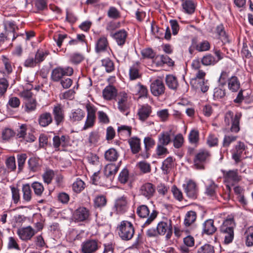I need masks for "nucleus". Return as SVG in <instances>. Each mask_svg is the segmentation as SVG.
Masks as SVG:
<instances>
[{
	"label": "nucleus",
	"instance_id": "obj_25",
	"mask_svg": "<svg viewBox=\"0 0 253 253\" xmlns=\"http://www.w3.org/2000/svg\"><path fill=\"white\" fill-rule=\"evenodd\" d=\"M154 62L157 66H162L164 64H167L171 67L174 65V61L166 55H157L155 58Z\"/></svg>",
	"mask_w": 253,
	"mask_h": 253
},
{
	"label": "nucleus",
	"instance_id": "obj_52",
	"mask_svg": "<svg viewBox=\"0 0 253 253\" xmlns=\"http://www.w3.org/2000/svg\"><path fill=\"white\" fill-rule=\"evenodd\" d=\"M93 203L95 208H101L106 205L107 200L105 196L99 195L94 198Z\"/></svg>",
	"mask_w": 253,
	"mask_h": 253
},
{
	"label": "nucleus",
	"instance_id": "obj_49",
	"mask_svg": "<svg viewBox=\"0 0 253 253\" xmlns=\"http://www.w3.org/2000/svg\"><path fill=\"white\" fill-rule=\"evenodd\" d=\"M156 154L158 158H163L169 154V151L166 146L157 144L155 150Z\"/></svg>",
	"mask_w": 253,
	"mask_h": 253
},
{
	"label": "nucleus",
	"instance_id": "obj_26",
	"mask_svg": "<svg viewBox=\"0 0 253 253\" xmlns=\"http://www.w3.org/2000/svg\"><path fill=\"white\" fill-rule=\"evenodd\" d=\"M218 188V186L212 180H208L205 193L208 196L213 199L216 197Z\"/></svg>",
	"mask_w": 253,
	"mask_h": 253
},
{
	"label": "nucleus",
	"instance_id": "obj_5",
	"mask_svg": "<svg viewBox=\"0 0 253 253\" xmlns=\"http://www.w3.org/2000/svg\"><path fill=\"white\" fill-rule=\"evenodd\" d=\"M73 73L74 70L71 67H57L52 70L51 79L54 82H58L60 81L64 76H71Z\"/></svg>",
	"mask_w": 253,
	"mask_h": 253
},
{
	"label": "nucleus",
	"instance_id": "obj_60",
	"mask_svg": "<svg viewBox=\"0 0 253 253\" xmlns=\"http://www.w3.org/2000/svg\"><path fill=\"white\" fill-rule=\"evenodd\" d=\"M107 15L109 18L114 19H118L121 17L120 11L114 6L109 7L107 12Z\"/></svg>",
	"mask_w": 253,
	"mask_h": 253
},
{
	"label": "nucleus",
	"instance_id": "obj_64",
	"mask_svg": "<svg viewBox=\"0 0 253 253\" xmlns=\"http://www.w3.org/2000/svg\"><path fill=\"white\" fill-rule=\"evenodd\" d=\"M226 95L225 89L220 87H216L214 89L213 98L214 100H217L223 98Z\"/></svg>",
	"mask_w": 253,
	"mask_h": 253
},
{
	"label": "nucleus",
	"instance_id": "obj_56",
	"mask_svg": "<svg viewBox=\"0 0 253 253\" xmlns=\"http://www.w3.org/2000/svg\"><path fill=\"white\" fill-rule=\"evenodd\" d=\"M84 182L80 178H77L72 186L73 191L77 193L81 192L84 189Z\"/></svg>",
	"mask_w": 253,
	"mask_h": 253
},
{
	"label": "nucleus",
	"instance_id": "obj_39",
	"mask_svg": "<svg viewBox=\"0 0 253 253\" xmlns=\"http://www.w3.org/2000/svg\"><path fill=\"white\" fill-rule=\"evenodd\" d=\"M199 132L197 129H192L188 135V141L190 143L197 146L199 143Z\"/></svg>",
	"mask_w": 253,
	"mask_h": 253
},
{
	"label": "nucleus",
	"instance_id": "obj_14",
	"mask_svg": "<svg viewBox=\"0 0 253 253\" xmlns=\"http://www.w3.org/2000/svg\"><path fill=\"white\" fill-rule=\"evenodd\" d=\"M246 148L244 142L239 141L231 150L232 158L234 160L235 164H237L241 162L242 155Z\"/></svg>",
	"mask_w": 253,
	"mask_h": 253
},
{
	"label": "nucleus",
	"instance_id": "obj_32",
	"mask_svg": "<svg viewBox=\"0 0 253 253\" xmlns=\"http://www.w3.org/2000/svg\"><path fill=\"white\" fill-rule=\"evenodd\" d=\"M235 226L233 217L229 215L227 218L224 221L222 225L220 227L221 232H226L228 230H233V228Z\"/></svg>",
	"mask_w": 253,
	"mask_h": 253
},
{
	"label": "nucleus",
	"instance_id": "obj_34",
	"mask_svg": "<svg viewBox=\"0 0 253 253\" xmlns=\"http://www.w3.org/2000/svg\"><path fill=\"white\" fill-rule=\"evenodd\" d=\"M85 116V112L81 109L72 110L70 114V119L72 122L81 121Z\"/></svg>",
	"mask_w": 253,
	"mask_h": 253
},
{
	"label": "nucleus",
	"instance_id": "obj_62",
	"mask_svg": "<svg viewBox=\"0 0 253 253\" xmlns=\"http://www.w3.org/2000/svg\"><path fill=\"white\" fill-rule=\"evenodd\" d=\"M140 171L144 173H149L151 170L150 164L145 161H141L137 165Z\"/></svg>",
	"mask_w": 253,
	"mask_h": 253
},
{
	"label": "nucleus",
	"instance_id": "obj_7",
	"mask_svg": "<svg viewBox=\"0 0 253 253\" xmlns=\"http://www.w3.org/2000/svg\"><path fill=\"white\" fill-rule=\"evenodd\" d=\"M100 247V243L97 240L87 239L81 245L82 253H95Z\"/></svg>",
	"mask_w": 253,
	"mask_h": 253
},
{
	"label": "nucleus",
	"instance_id": "obj_63",
	"mask_svg": "<svg viewBox=\"0 0 253 253\" xmlns=\"http://www.w3.org/2000/svg\"><path fill=\"white\" fill-rule=\"evenodd\" d=\"M218 139L217 136L213 134H210L207 137V143L210 147L217 145Z\"/></svg>",
	"mask_w": 253,
	"mask_h": 253
},
{
	"label": "nucleus",
	"instance_id": "obj_22",
	"mask_svg": "<svg viewBox=\"0 0 253 253\" xmlns=\"http://www.w3.org/2000/svg\"><path fill=\"white\" fill-rule=\"evenodd\" d=\"M69 143V137L67 135L54 136L53 138V146L56 150H59V147H66Z\"/></svg>",
	"mask_w": 253,
	"mask_h": 253
},
{
	"label": "nucleus",
	"instance_id": "obj_57",
	"mask_svg": "<svg viewBox=\"0 0 253 253\" xmlns=\"http://www.w3.org/2000/svg\"><path fill=\"white\" fill-rule=\"evenodd\" d=\"M54 175V172L53 170L47 169L42 175L43 181L47 184H50Z\"/></svg>",
	"mask_w": 253,
	"mask_h": 253
},
{
	"label": "nucleus",
	"instance_id": "obj_27",
	"mask_svg": "<svg viewBox=\"0 0 253 253\" xmlns=\"http://www.w3.org/2000/svg\"><path fill=\"white\" fill-rule=\"evenodd\" d=\"M117 90L113 85L105 87L103 90V96L106 100H110L117 96Z\"/></svg>",
	"mask_w": 253,
	"mask_h": 253
},
{
	"label": "nucleus",
	"instance_id": "obj_38",
	"mask_svg": "<svg viewBox=\"0 0 253 253\" xmlns=\"http://www.w3.org/2000/svg\"><path fill=\"white\" fill-rule=\"evenodd\" d=\"M166 83L168 87L172 90H176L178 86L176 78L172 75H169L166 77Z\"/></svg>",
	"mask_w": 253,
	"mask_h": 253
},
{
	"label": "nucleus",
	"instance_id": "obj_42",
	"mask_svg": "<svg viewBox=\"0 0 253 253\" xmlns=\"http://www.w3.org/2000/svg\"><path fill=\"white\" fill-rule=\"evenodd\" d=\"M202 64L204 66L214 65L218 62L215 58L211 54H207L201 60Z\"/></svg>",
	"mask_w": 253,
	"mask_h": 253
},
{
	"label": "nucleus",
	"instance_id": "obj_48",
	"mask_svg": "<svg viewBox=\"0 0 253 253\" xmlns=\"http://www.w3.org/2000/svg\"><path fill=\"white\" fill-rule=\"evenodd\" d=\"M31 187L33 188L34 193L36 196L38 197L42 196L44 188L42 183L37 181L34 182L31 184Z\"/></svg>",
	"mask_w": 253,
	"mask_h": 253
},
{
	"label": "nucleus",
	"instance_id": "obj_33",
	"mask_svg": "<svg viewBox=\"0 0 253 253\" xmlns=\"http://www.w3.org/2000/svg\"><path fill=\"white\" fill-rule=\"evenodd\" d=\"M228 87L232 92H237L240 87V83L236 76H232L228 80Z\"/></svg>",
	"mask_w": 253,
	"mask_h": 253
},
{
	"label": "nucleus",
	"instance_id": "obj_2",
	"mask_svg": "<svg viewBox=\"0 0 253 253\" xmlns=\"http://www.w3.org/2000/svg\"><path fill=\"white\" fill-rule=\"evenodd\" d=\"M119 237L124 241L131 240L134 236L135 230L133 224L127 220H123L117 227Z\"/></svg>",
	"mask_w": 253,
	"mask_h": 253
},
{
	"label": "nucleus",
	"instance_id": "obj_18",
	"mask_svg": "<svg viewBox=\"0 0 253 253\" xmlns=\"http://www.w3.org/2000/svg\"><path fill=\"white\" fill-rule=\"evenodd\" d=\"M90 215L89 210L84 207H80L76 210L73 213V217L77 221H84L87 220Z\"/></svg>",
	"mask_w": 253,
	"mask_h": 253
},
{
	"label": "nucleus",
	"instance_id": "obj_37",
	"mask_svg": "<svg viewBox=\"0 0 253 253\" xmlns=\"http://www.w3.org/2000/svg\"><path fill=\"white\" fill-rule=\"evenodd\" d=\"M119 155L114 148H110L104 154V157L106 161L109 162L116 161Z\"/></svg>",
	"mask_w": 253,
	"mask_h": 253
},
{
	"label": "nucleus",
	"instance_id": "obj_29",
	"mask_svg": "<svg viewBox=\"0 0 253 253\" xmlns=\"http://www.w3.org/2000/svg\"><path fill=\"white\" fill-rule=\"evenodd\" d=\"M131 152L133 154L138 153L141 150V140L137 137H131L128 140Z\"/></svg>",
	"mask_w": 253,
	"mask_h": 253
},
{
	"label": "nucleus",
	"instance_id": "obj_9",
	"mask_svg": "<svg viewBox=\"0 0 253 253\" xmlns=\"http://www.w3.org/2000/svg\"><path fill=\"white\" fill-rule=\"evenodd\" d=\"M183 188L186 195L191 199H195L198 195V188L195 182L192 180H188L183 184Z\"/></svg>",
	"mask_w": 253,
	"mask_h": 253
},
{
	"label": "nucleus",
	"instance_id": "obj_36",
	"mask_svg": "<svg viewBox=\"0 0 253 253\" xmlns=\"http://www.w3.org/2000/svg\"><path fill=\"white\" fill-rule=\"evenodd\" d=\"M134 92L139 95V97H147L148 91L147 87L140 83H137L134 87Z\"/></svg>",
	"mask_w": 253,
	"mask_h": 253
},
{
	"label": "nucleus",
	"instance_id": "obj_51",
	"mask_svg": "<svg viewBox=\"0 0 253 253\" xmlns=\"http://www.w3.org/2000/svg\"><path fill=\"white\" fill-rule=\"evenodd\" d=\"M29 169L30 171L36 172L40 168L39 160L35 157L30 158L28 162Z\"/></svg>",
	"mask_w": 253,
	"mask_h": 253
},
{
	"label": "nucleus",
	"instance_id": "obj_17",
	"mask_svg": "<svg viewBox=\"0 0 253 253\" xmlns=\"http://www.w3.org/2000/svg\"><path fill=\"white\" fill-rule=\"evenodd\" d=\"M110 49L109 43L107 37L102 36L98 38L95 43V51L97 53H100Z\"/></svg>",
	"mask_w": 253,
	"mask_h": 253
},
{
	"label": "nucleus",
	"instance_id": "obj_8",
	"mask_svg": "<svg viewBox=\"0 0 253 253\" xmlns=\"http://www.w3.org/2000/svg\"><path fill=\"white\" fill-rule=\"evenodd\" d=\"M223 178L225 182L234 184L238 183L242 179V177L239 175L237 169L232 170H222Z\"/></svg>",
	"mask_w": 253,
	"mask_h": 253
},
{
	"label": "nucleus",
	"instance_id": "obj_54",
	"mask_svg": "<svg viewBox=\"0 0 253 253\" xmlns=\"http://www.w3.org/2000/svg\"><path fill=\"white\" fill-rule=\"evenodd\" d=\"M48 53V52L47 51H43L40 49L38 50L36 54L34 55L37 64H39L43 61Z\"/></svg>",
	"mask_w": 253,
	"mask_h": 253
},
{
	"label": "nucleus",
	"instance_id": "obj_53",
	"mask_svg": "<svg viewBox=\"0 0 253 253\" xmlns=\"http://www.w3.org/2000/svg\"><path fill=\"white\" fill-rule=\"evenodd\" d=\"M25 106V111L30 113L36 109L37 102L36 98L24 102Z\"/></svg>",
	"mask_w": 253,
	"mask_h": 253
},
{
	"label": "nucleus",
	"instance_id": "obj_19",
	"mask_svg": "<svg viewBox=\"0 0 253 253\" xmlns=\"http://www.w3.org/2000/svg\"><path fill=\"white\" fill-rule=\"evenodd\" d=\"M152 112V107L148 104L140 105L138 109L137 115L138 119L144 122L146 121L151 115Z\"/></svg>",
	"mask_w": 253,
	"mask_h": 253
},
{
	"label": "nucleus",
	"instance_id": "obj_45",
	"mask_svg": "<svg viewBox=\"0 0 253 253\" xmlns=\"http://www.w3.org/2000/svg\"><path fill=\"white\" fill-rule=\"evenodd\" d=\"M216 30L220 39L223 43L229 42V38L224 31V28L222 24H220L217 26Z\"/></svg>",
	"mask_w": 253,
	"mask_h": 253
},
{
	"label": "nucleus",
	"instance_id": "obj_55",
	"mask_svg": "<svg viewBox=\"0 0 253 253\" xmlns=\"http://www.w3.org/2000/svg\"><path fill=\"white\" fill-rule=\"evenodd\" d=\"M184 142V139L181 133L176 134L173 139V145L175 148L179 149L182 147Z\"/></svg>",
	"mask_w": 253,
	"mask_h": 253
},
{
	"label": "nucleus",
	"instance_id": "obj_59",
	"mask_svg": "<svg viewBox=\"0 0 253 253\" xmlns=\"http://www.w3.org/2000/svg\"><path fill=\"white\" fill-rule=\"evenodd\" d=\"M246 244L248 247L253 246V227L248 228L246 232Z\"/></svg>",
	"mask_w": 253,
	"mask_h": 253
},
{
	"label": "nucleus",
	"instance_id": "obj_16",
	"mask_svg": "<svg viewBox=\"0 0 253 253\" xmlns=\"http://www.w3.org/2000/svg\"><path fill=\"white\" fill-rule=\"evenodd\" d=\"M155 192V187L151 183H145L141 186L139 189V194L147 199L152 198Z\"/></svg>",
	"mask_w": 253,
	"mask_h": 253
},
{
	"label": "nucleus",
	"instance_id": "obj_47",
	"mask_svg": "<svg viewBox=\"0 0 253 253\" xmlns=\"http://www.w3.org/2000/svg\"><path fill=\"white\" fill-rule=\"evenodd\" d=\"M119 169L118 166L113 164H108L104 169V174L107 176H111L115 175Z\"/></svg>",
	"mask_w": 253,
	"mask_h": 253
},
{
	"label": "nucleus",
	"instance_id": "obj_28",
	"mask_svg": "<svg viewBox=\"0 0 253 253\" xmlns=\"http://www.w3.org/2000/svg\"><path fill=\"white\" fill-rule=\"evenodd\" d=\"M144 144L145 146V152L141 154V156L144 159L148 158L149 157V154L148 151L155 145V140L150 136L145 137L144 139Z\"/></svg>",
	"mask_w": 253,
	"mask_h": 253
},
{
	"label": "nucleus",
	"instance_id": "obj_3",
	"mask_svg": "<svg viewBox=\"0 0 253 253\" xmlns=\"http://www.w3.org/2000/svg\"><path fill=\"white\" fill-rule=\"evenodd\" d=\"M211 153L206 149H200L195 154L193 159V166L197 169L203 170L205 165L211 159Z\"/></svg>",
	"mask_w": 253,
	"mask_h": 253
},
{
	"label": "nucleus",
	"instance_id": "obj_41",
	"mask_svg": "<svg viewBox=\"0 0 253 253\" xmlns=\"http://www.w3.org/2000/svg\"><path fill=\"white\" fill-rule=\"evenodd\" d=\"M196 217L197 214L195 211H188L185 217L184 224L186 227L191 225L195 221Z\"/></svg>",
	"mask_w": 253,
	"mask_h": 253
},
{
	"label": "nucleus",
	"instance_id": "obj_21",
	"mask_svg": "<svg viewBox=\"0 0 253 253\" xmlns=\"http://www.w3.org/2000/svg\"><path fill=\"white\" fill-rule=\"evenodd\" d=\"M127 35V32L125 30L122 29L111 34V36L116 40L118 45L122 46L126 42Z\"/></svg>",
	"mask_w": 253,
	"mask_h": 253
},
{
	"label": "nucleus",
	"instance_id": "obj_24",
	"mask_svg": "<svg viewBox=\"0 0 253 253\" xmlns=\"http://www.w3.org/2000/svg\"><path fill=\"white\" fill-rule=\"evenodd\" d=\"M140 69V65L138 62L134 63L129 67V78L130 80H135L141 77Z\"/></svg>",
	"mask_w": 253,
	"mask_h": 253
},
{
	"label": "nucleus",
	"instance_id": "obj_11",
	"mask_svg": "<svg viewBox=\"0 0 253 253\" xmlns=\"http://www.w3.org/2000/svg\"><path fill=\"white\" fill-rule=\"evenodd\" d=\"M166 87L163 82L160 79L153 81L150 85V91L155 96H160L164 94Z\"/></svg>",
	"mask_w": 253,
	"mask_h": 253
},
{
	"label": "nucleus",
	"instance_id": "obj_4",
	"mask_svg": "<svg viewBox=\"0 0 253 253\" xmlns=\"http://www.w3.org/2000/svg\"><path fill=\"white\" fill-rule=\"evenodd\" d=\"M241 115L237 113L234 116L233 112L228 111L224 115V123L229 126L231 125L230 130L233 132L237 133L240 130V120Z\"/></svg>",
	"mask_w": 253,
	"mask_h": 253
},
{
	"label": "nucleus",
	"instance_id": "obj_61",
	"mask_svg": "<svg viewBox=\"0 0 253 253\" xmlns=\"http://www.w3.org/2000/svg\"><path fill=\"white\" fill-rule=\"evenodd\" d=\"M197 253H214V247L210 244H206L198 249Z\"/></svg>",
	"mask_w": 253,
	"mask_h": 253
},
{
	"label": "nucleus",
	"instance_id": "obj_13",
	"mask_svg": "<svg viewBox=\"0 0 253 253\" xmlns=\"http://www.w3.org/2000/svg\"><path fill=\"white\" fill-rule=\"evenodd\" d=\"M128 199L126 196L123 195L118 197L115 202L114 208L119 213L125 212L128 209Z\"/></svg>",
	"mask_w": 253,
	"mask_h": 253
},
{
	"label": "nucleus",
	"instance_id": "obj_35",
	"mask_svg": "<svg viewBox=\"0 0 253 253\" xmlns=\"http://www.w3.org/2000/svg\"><path fill=\"white\" fill-rule=\"evenodd\" d=\"M171 140L169 132L168 131H164L159 135L157 144L166 146L170 143Z\"/></svg>",
	"mask_w": 253,
	"mask_h": 253
},
{
	"label": "nucleus",
	"instance_id": "obj_46",
	"mask_svg": "<svg viewBox=\"0 0 253 253\" xmlns=\"http://www.w3.org/2000/svg\"><path fill=\"white\" fill-rule=\"evenodd\" d=\"M182 7L184 12L186 13L191 14L195 11V5L193 1L191 0H186L182 3Z\"/></svg>",
	"mask_w": 253,
	"mask_h": 253
},
{
	"label": "nucleus",
	"instance_id": "obj_23",
	"mask_svg": "<svg viewBox=\"0 0 253 253\" xmlns=\"http://www.w3.org/2000/svg\"><path fill=\"white\" fill-rule=\"evenodd\" d=\"M38 121L41 126L46 127L52 123L53 118L50 113L44 112L39 115Z\"/></svg>",
	"mask_w": 253,
	"mask_h": 253
},
{
	"label": "nucleus",
	"instance_id": "obj_1",
	"mask_svg": "<svg viewBox=\"0 0 253 253\" xmlns=\"http://www.w3.org/2000/svg\"><path fill=\"white\" fill-rule=\"evenodd\" d=\"M136 213L139 217L146 218V221L142 225V228L149 225L155 219L158 214V212L155 210H152L150 212L149 208L145 205L138 206Z\"/></svg>",
	"mask_w": 253,
	"mask_h": 253
},
{
	"label": "nucleus",
	"instance_id": "obj_30",
	"mask_svg": "<svg viewBox=\"0 0 253 253\" xmlns=\"http://www.w3.org/2000/svg\"><path fill=\"white\" fill-rule=\"evenodd\" d=\"M174 166L173 157L171 156L167 158L162 163L161 169L164 174H167Z\"/></svg>",
	"mask_w": 253,
	"mask_h": 253
},
{
	"label": "nucleus",
	"instance_id": "obj_31",
	"mask_svg": "<svg viewBox=\"0 0 253 253\" xmlns=\"http://www.w3.org/2000/svg\"><path fill=\"white\" fill-rule=\"evenodd\" d=\"M216 230L214 225V221L212 219L206 220L203 224V233L207 235H211Z\"/></svg>",
	"mask_w": 253,
	"mask_h": 253
},
{
	"label": "nucleus",
	"instance_id": "obj_50",
	"mask_svg": "<svg viewBox=\"0 0 253 253\" xmlns=\"http://www.w3.org/2000/svg\"><path fill=\"white\" fill-rule=\"evenodd\" d=\"M102 65L105 68L108 73H111L115 70V66L113 62L109 58L101 60Z\"/></svg>",
	"mask_w": 253,
	"mask_h": 253
},
{
	"label": "nucleus",
	"instance_id": "obj_15",
	"mask_svg": "<svg viewBox=\"0 0 253 253\" xmlns=\"http://www.w3.org/2000/svg\"><path fill=\"white\" fill-rule=\"evenodd\" d=\"M52 114L56 125H60L63 123L65 120V114L61 104H57L54 106Z\"/></svg>",
	"mask_w": 253,
	"mask_h": 253
},
{
	"label": "nucleus",
	"instance_id": "obj_12",
	"mask_svg": "<svg viewBox=\"0 0 253 253\" xmlns=\"http://www.w3.org/2000/svg\"><path fill=\"white\" fill-rule=\"evenodd\" d=\"M128 95L125 91H121L118 94L117 100L118 101V108L122 113L127 111L129 108L128 101Z\"/></svg>",
	"mask_w": 253,
	"mask_h": 253
},
{
	"label": "nucleus",
	"instance_id": "obj_20",
	"mask_svg": "<svg viewBox=\"0 0 253 253\" xmlns=\"http://www.w3.org/2000/svg\"><path fill=\"white\" fill-rule=\"evenodd\" d=\"M17 233L20 239L23 241H27L32 238L35 234V232L32 227L28 226L18 229Z\"/></svg>",
	"mask_w": 253,
	"mask_h": 253
},
{
	"label": "nucleus",
	"instance_id": "obj_44",
	"mask_svg": "<svg viewBox=\"0 0 253 253\" xmlns=\"http://www.w3.org/2000/svg\"><path fill=\"white\" fill-rule=\"evenodd\" d=\"M23 199L25 202L31 201L32 192L29 184H24L22 186Z\"/></svg>",
	"mask_w": 253,
	"mask_h": 253
},
{
	"label": "nucleus",
	"instance_id": "obj_40",
	"mask_svg": "<svg viewBox=\"0 0 253 253\" xmlns=\"http://www.w3.org/2000/svg\"><path fill=\"white\" fill-rule=\"evenodd\" d=\"M131 127L125 125H122L118 127V133L120 136L125 138L129 137L131 134Z\"/></svg>",
	"mask_w": 253,
	"mask_h": 253
},
{
	"label": "nucleus",
	"instance_id": "obj_10",
	"mask_svg": "<svg viewBox=\"0 0 253 253\" xmlns=\"http://www.w3.org/2000/svg\"><path fill=\"white\" fill-rule=\"evenodd\" d=\"M157 229L159 235H164L167 233L166 238L167 239H169L172 234L171 221L169 220V222L165 221L159 222L157 225Z\"/></svg>",
	"mask_w": 253,
	"mask_h": 253
},
{
	"label": "nucleus",
	"instance_id": "obj_58",
	"mask_svg": "<svg viewBox=\"0 0 253 253\" xmlns=\"http://www.w3.org/2000/svg\"><path fill=\"white\" fill-rule=\"evenodd\" d=\"M211 45L208 41L205 40L197 44L196 49L199 52L207 51L210 50Z\"/></svg>",
	"mask_w": 253,
	"mask_h": 253
},
{
	"label": "nucleus",
	"instance_id": "obj_43",
	"mask_svg": "<svg viewBox=\"0 0 253 253\" xmlns=\"http://www.w3.org/2000/svg\"><path fill=\"white\" fill-rule=\"evenodd\" d=\"M197 73L195 75V77L191 79L190 81V84L194 87H198L196 85L197 82L199 81H202L205 80V78L206 75V72L201 69L195 70Z\"/></svg>",
	"mask_w": 253,
	"mask_h": 253
},
{
	"label": "nucleus",
	"instance_id": "obj_6",
	"mask_svg": "<svg viewBox=\"0 0 253 253\" xmlns=\"http://www.w3.org/2000/svg\"><path fill=\"white\" fill-rule=\"evenodd\" d=\"M85 108L87 111V117L83 128V130H86L89 128L92 127L95 124L96 112V107L90 103L86 104Z\"/></svg>",
	"mask_w": 253,
	"mask_h": 253
}]
</instances>
